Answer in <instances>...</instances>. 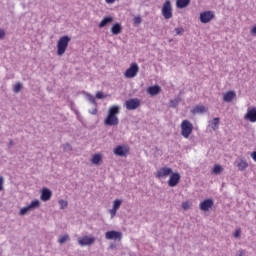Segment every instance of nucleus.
<instances>
[{"instance_id":"33","label":"nucleus","mask_w":256,"mask_h":256,"mask_svg":"<svg viewBox=\"0 0 256 256\" xmlns=\"http://www.w3.org/2000/svg\"><path fill=\"white\" fill-rule=\"evenodd\" d=\"M174 31L176 35H183V33H185V29H183V27L175 28Z\"/></svg>"},{"instance_id":"12","label":"nucleus","mask_w":256,"mask_h":256,"mask_svg":"<svg viewBox=\"0 0 256 256\" xmlns=\"http://www.w3.org/2000/svg\"><path fill=\"white\" fill-rule=\"evenodd\" d=\"M213 17H215V14L213 11H204L200 13V21L201 23H209L213 20Z\"/></svg>"},{"instance_id":"29","label":"nucleus","mask_w":256,"mask_h":256,"mask_svg":"<svg viewBox=\"0 0 256 256\" xmlns=\"http://www.w3.org/2000/svg\"><path fill=\"white\" fill-rule=\"evenodd\" d=\"M223 172V167L219 164L214 165L213 173L214 175H219V173Z\"/></svg>"},{"instance_id":"35","label":"nucleus","mask_w":256,"mask_h":256,"mask_svg":"<svg viewBox=\"0 0 256 256\" xmlns=\"http://www.w3.org/2000/svg\"><path fill=\"white\" fill-rule=\"evenodd\" d=\"M233 237H235L236 239H239V237H241V228L235 230V232L233 233Z\"/></svg>"},{"instance_id":"9","label":"nucleus","mask_w":256,"mask_h":256,"mask_svg":"<svg viewBox=\"0 0 256 256\" xmlns=\"http://www.w3.org/2000/svg\"><path fill=\"white\" fill-rule=\"evenodd\" d=\"M173 173V169L170 167H162L157 170L156 177L157 179H167Z\"/></svg>"},{"instance_id":"37","label":"nucleus","mask_w":256,"mask_h":256,"mask_svg":"<svg viewBox=\"0 0 256 256\" xmlns=\"http://www.w3.org/2000/svg\"><path fill=\"white\" fill-rule=\"evenodd\" d=\"M3 183H5V179L3 176H0V191H3Z\"/></svg>"},{"instance_id":"5","label":"nucleus","mask_w":256,"mask_h":256,"mask_svg":"<svg viewBox=\"0 0 256 256\" xmlns=\"http://www.w3.org/2000/svg\"><path fill=\"white\" fill-rule=\"evenodd\" d=\"M162 15L164 19H171L173 17V7L171 6V1L166 0L162 6Z\"/></svg>"},{"instance_id":"23","label":"nucleus","mask_w":256,"mask_h":256,"mask_svg":"<svg viewBox=\"0 0 256 256\" xmlns=\"http://www.w3.org/2000/svg\"><path fill=\"white\" fill-rule=\"evenodd\" d=\"M121 31H123V27H121V24H119V23H115L111 27L112 35H119V33H121Z\"/></svg>"},{"instance_id":"44","label":"nucleus","mask_w":256,"mask_h":256,"mask_svg":"<svg viewBox=\"0 0 256 256\" xmlns=\"http://www.w3.org/2000/svg\"><path fill=\"white\" fill-rule=\"evenodd\" d=\"M91 115H97V108H95L92 112H90Z\"/></svg>"},{"instance_id":"20","label":"nucleus","mask_w":256,"mask_h":256,"mask_svg":"<svg viewBox=\"0 0 256 256\" xmlns=\"http://www.w3.org/2000/svg\"><path fill=\"white\" fill-rule=\"evenodd\" d=\"M235 165H236V167H238L239 171H245V169H247V167H249V164L243 158L236 161Z\"/></svg>"},{"instance_id":"38","label":"nucleus","mask_w":256,"mask_h":256,"mask_svg":"<svg viewBox=\"0 0 256 256\" xmlns=\"http://www.w3.org/2000/svg\"><path fill=\"white\" fill-rule=\"evenodd\" d=\"M189 207H190L189 202L182 203V208H184L186 211H187V209H189Z\"/></svg>"},{"instance_id":"22","label":"nucleus","mask_w":256,"mask_h":256,"mask_svg":"<svg viewBox=\"0 0 256 256\" xmlns=\"http://www.w3.org/2000/svg\"><path fill=\"white\" fill-rule=\"evenodd\" d=\"M109 23H113V17H111V16L103 18L101 20V22L99 23L98 27L100 29H103V27L109 25Z\"/></svg>"},{"instance_id":"36","label":"nucleus","mask_w":256,"mask_h":256,"mask_svg":"<svg viewBox=\"0 0 256 256\" xmlns=\"http://www.w3.org/2000/svg\"><path fill=\"white\" fill-rule=\"evenodd\" d=\"M133 21L134 25H141V16H136Z\"/></svg>"},{"instance_id":"8","label":"nucleus","mask_w":256,"mask_h":256,"mask_svg":"<svg viewBox=\"0 0 256 256\" xmlns=\"http://www.w3.org/2000/svg\"><path fill=\"white\" fill-rule=\"evenodd\" d=\"M95 241V237L83 236L78 238V245H80V247H89L91 245H94Z\"/></svg>"},{"instance_id":"26","label":"nucleus","mask_w":256,"mask_h":256,"mask_svg":"<svg viewBox=\"0 0 256 256\" xmlns=\"http://www.w3.org/2000/svg\"><path fill=\"white\" fill-rule=\"evenodd\" d=\"M67 241H70L69 234H64L58 238V243L60 245H63L64 243H67Z\"/></svg>"},{"instance_id":"45","label":"nucleus","mask_w":256,"mask_h":256,"mask_svg":"<svg viewBox=\"0 0 256 256\" xmlns=\"http://www.w3.org/2000/svg\"><path fill=\"white\" fill-rule=\"evenodd\" d=\"M109 249H115V244H111V245L109 246Z\"/></svg>"},{"instance_id":"28","label":"nucleus","mask_w":256,"mask_h":256,"mask_svg":"<svg viewBox=\"0 0 256 256\" xmlns=\"http://www.w3.org/2000/svg\"><path fill=\"white\" fill-rule=\"evenodd\" d=\"M206 109L205 106H196L193 110L192 113L194 114H199V113H205Z\"/></svg>"},{"instance_id":"11","label":"nucleus","mask_w":256,"mask_h":256,"mask_svg":"<svg viewBox=\"0 0 256 256\" xmlns=\"http://www.w3.org/2000/svg\"><path fill=\"white\" fill-rule=\"evenodd\" d=\"M179 181H181V174L179 172H172L168 180V185L169 187H177Z\"/></svg>"},{"instance_id":"13","label":"nucleus","mask_w":256,"mask_h":256,"mask_svg":"<svg viewBox=\"0 0 256 256\" xmlns=\"http://www.w3.org/2000/svg\"><path fill=\"white\" fill-rule=\"evenodd\" d=\"M244 119L250 121V123H256V108H249Z\"/></svg>"},{"instance_id":"42","label":"nucleus","mask_w":256,"mask_h":256,"mask_svg":"<svg viewBox=\"0 0 256 256\" xmlns=\"http://www.w3.org/2000/svg\"><path fill=\"white\" fill-rule=\"evenodd\" d=\"M115 1H117V0H105V3H107V5H113V3H115Z\"/></svg>"},{"instance_id":"21","label":"nucleus","mask_w":256,"mask_h":256,"mask_svg":"<svg viewBox=\"0 0 256 256\" xmlns=\"http://www.w3.org/2000/svg\"><path fill=\"white\" fill-rule=\"evenodd\" d=\"M189 3L191 0H176L177 9H185V7H189Z\"/></svg>"},{"instance_id":"17","label":"nucleus","mask_w":256,"mask_h":256,"mask_svg":"<svg viewBox=\"0 0 256 256\" xmlns=\"http://www.w3.org/2000/svg\"><path fill=\"white\" fill-rule=\"evenodd\" d=\"M161 93V86L154 85L147 88V94L151 95V97H155V95H159Z\"/></svg>"},{"instance_id":"43","label":"nucleus","mask_w":256,"mask_h":256,"mask_svg":"<svg viewBox=\"0 0 256 256\" xmlns=\"http://www.w3.org/2000/svg\"><path fill=\"white\" fill-rule=\"evenodd\" d=\"M251 157L254 161H256V152L255 151L251 153Z\"/></svg>"},{"instance_id":"4","label":"nucleus","mask_w":256,"mask_h":256,"mask_svg":"<svg viewBox=\"0 0 256 256\" xmlns=\"http://www.w3.org/2000/svg\"><path fill=\"white\" fill-rule=\"evenodd\" d=\"M124 107H126L128 111H135V109L141 107V100H139V98L128 99L126 100Z\"/></svg>"},{"instance_id":"34","label":"nucleus","mask_w":256,"mask_h":256,"mask_svg":"<svg viewBox=\"0 0 256 256\" xmlns=\"http://www.w3.org/2000/svg\"><path fill=\"white\" fill-rule=\"evenodd\" d=\"M60 209H66L68 203L66 200H59Z\"/></svg>"},{"instance_id":"3","label":"nucleus","mask_w":256,"mask_h":256,"mask_svg":"<svg viewBox=\"0 0 256 256\" xmlns=\"http://www.w3.org/2000/svg\"><path fill=\"white\" fill-rule=\"evenodd\" d=\"M180 129L182 137H184V139H189L191 133H193V124L189 120H183Z\"/></svg>"},{"instance_id":"31","label":"nucleus","mask_w":256,"mask_h":256,"mask_svg":"<svg viewBox=\"0 0 256 256\" xmlns=\"http://www.w3.org/2000/svg\"><path fill=\"white\" fill-rule=\"evenodd\" d=\"M86 99L92 103L93 105H95V97H93V95L86 93Z\"/></svg>"},{"instance_id":"19","label":"nucleus","mask_w":256,"mask_h":256,"mask_svg":"<svg viewBox=\"0 0 256 256\" xmlns=\"http://www.w3.org/2000/svg\"><path fill=\"white\" fill-rule=\"evenodd\" d=\"M237 97V94H235V91H228L223 94V101L225 103H231Z\"/></svg>"},{"instance_id":"14","label":"nucleus","mask_w":256,"mask_h":256,"mask_svg":"<svg viewBox=\"0 0 256 256\" xmlns=\"http://www.w3.org/2000/svg\"><path fill=\"white\" fill-rule=\"evenodd\" d=\"M128 153L129 148H127V146L119 145L114 149V155H116L117 157H125Z\"/></svg>"},{"instance_id":"39","label":"nucleus","mask_w":256,"mask_h":256,"mask_svg":"<svg viewBox=\"0 0 256 256\" xmlns=\"http://www.w3.org/2000/svg\"><path fill=\"white\" fill-rule=\"evenodd\" d=\"M104 98L105 96L101 92L96 93V99H104Z\"/></svg>"},{"instance_id":"1","label":"nucleus","mask_w":256,"mask_h":256,"mask_svg":"<svg viewBox=\"0 0 256 256\" xmlns=\"http://www.w3.org/2000/svg\"><path fill=\"white\" fill-rule=\"evenodd\" d=\"M119 113H121V106H110L108 109V114L104 119V125H107L108 127H117V125H119V117L117 116Z\"/></svg>"},{"instance_id":"32","label":"nucleus","mask_w":256,"mask_h":256,"mask_svg":"<svg viewBox=\"0 0 256 256\" xmlns=\"http://www.w3.org/2000/svg\"><path fill=\"white\" fill-rule=\"evenodd\" d=\"M63 151H66L67 153H69V151H72L73 147H71V144L69 143H66V144H63Z\"/></svg>"},{"instance_id":"25","label":"nucleus","mask_w":256,"mask_h":256,"mask_svg":"<svg viewBox=\"0 0 256 256\" xmlns=\"http://www.w3.org/2000/svg\"><path fill=\"white\" fill-rule=\"evenodd\" d=\"M101 154H94L91 159L92 165H99L101 163Z\"/></svg>"},{"instance_id":"47","label":"nucleus","mask_w":256,"mask_h":256,"mask_svg":"<svg viewBox=\"0 0 256 256\" xmlns=\"http://www.w3.org/2000/svg\"><path fill=\"white\" fill-rule=\"evenodd\" d=\"M240 256H243V255H245V252L244 251H240V254H239Z\"/></svg>"},{"instance_id":"7","label":"nucleus","mask_w":256,"mask_h":256,"mask_svg":"<svg viewBox=\"0 0 256 256\" xmlns=\"http://www.w3.org/2000/svg\"><path fill=\"white\" fill-rule=\"evenodd\" d=\"M137 73H139V65H137V63H132L124 75L126 79H133V77H137Z\"/></svg>"},{"instance_id":"6","label":"nucleus","mask_w":256,"mask_h":256,"mask_svg":"<svg viewBox=\"0 0 256 256\" xmlns=\"http://www.w3.org/2000/svg\"><path fill=\"white\" fill-rule=\"evenodd\" d=\"M105 239H107V241H121V239H123V233L110 230L105 233Z\"/></svg>"},{"instance_id":"10","label":"nucleus","mask_w":256,"mask_h":256,"mask_svg":"<svg viewBox=\"0 0 256 256\" xmlns=\"http://www.w3.org/2000/svg\"><path fill=\"white\" fill-rule=\"evenodd\" d=\"M41 205L39 200H33L28 206L20 209L19 215H27L29 211H33V209H37Z\"/></svg>"},{"instance_id":"15","label":"nucleus","mask_w":256,"mask_h":256,"mask_svg":"<svg viewBox=\"0 0 256 256\" xmlns=\"http://www.w3.org/2000/svg\"><path fill=\"white\" fill-rule=\"evenodd\" d=\"M121 203H123V200H119V199L114 200L113 207L112 209L109 210L111 219H113L115 215H117V211H119V208L121 207Z\"/></svg>"},{"instance_id":"2","label":"nucleus","mask_w":256,"mask_h":256,"mask_svg":"<svg viewBox=\"0 0 256 256\" xmlns=\"http://www.w3.org/2000/svg\"><path fill=\"white\" fill-rule=\"evenodd\" d=\"M71 41V38L69 36H62L58 40L57 43V55L61 57V55H65V52L67 51V47H69V42Z\"/></svg>"},{"instance_id":"16","label":"nucleus","mask_w":256,"mask_h":256,"mask_svg":"<svg viewBox=\"0 0 256 256\" xmlns=\"http://www.w3.org/2000/svg\"><path fill=\"white\" fill-rule=\"evenodd\" d=\"M213 199H206L202 201L199 205L201 211H209L213 207Z\"/></svg>"},{"instance_id":"24","label":"nucleus","mask_w":256,"mask_h":256,"mask_svg":"<svg viewBox=\"0 0 256 256\" xmlns=\"http://www.w3.org/2000/svg\"><path fill=\"white\" fill-rule=\"evenodd\" d=\"M219 123H220L219 118H214L210 122V127L213 129V131H217V129H219Z\"/></svg>"},{"instance_id":"18","label":"nucleus","mask_w":256,"mask_h":256,"mask_svg":"<svg viewBox=\"0 0 256 256\" xmlns=\"http://www.w3.org/2000/svg\"><path fill=\"white\" fill-rule=\"evenodd\" d=\"M53 195V192L49 190V188H44L41 191L40 199L41 201H49Z\"/></svg>"},{"instance_id":"41","label":"nucleus","mask_w":256,"mask_h":256,"mask_svg":"<svg viewBox=\"0 0 256 256\" xmlns=\"http://www.w3.org/2000/svg\"><path fill=\"white\" fill-rule=\"evenodd\" d=\"M5 37V30L0 28V39H3Z\"/></svg>"},{"instance_id":"27","label":"nucleus","mask_w":256,"mask_h":256,"mask_svg":"<svg viewBox=\"0 0 256 256\" xmlns=\"http://www.w3.org/2000/svg\"><path fill=\"white\" fill-rule=\"evenodd\" d=\"M180 101H181V97H176L175 99L170 100L169 107H171L172 109H175V107H177V105H179Z\"/></svg>"},{"instance_id":"30","label":"nucleus","mask_w":256,"mask_h":256,"mask_svg":"<svg viewBox=\"0 0 256 256\" xmlns=\"http://www.w3.org/2000/svg\"><path fill=\"white\" fill-rule=\"evenodd\" d=\"M21 89H23V84L17 83L14 85L13 91H14V93H19V91H21Z\"/></svg>"},{"instance_id":"46","label":"nucleus","mask_w":256,"mask_h":256,"mask_svg":"<svg viewBox=\"0 0 256 256\" xmlns=\"http://www.w3.org/2000/svg\"><path fill=\"white\" fill-rule=\"evenodd\" d=\"M14 145V142L11 140L10 142H9V146L11 147V146H13Z\"/></svg>"},{"instance_id":"40","label":"nucleus","mask_w":256,"mask_h":256,"mask_svg":"<svg viewBox=\"0 0 256 256\" xmlns=\"http://www.w3.org/2000/svg\"><path fill=\"white\" fill-rule=\"evenodd\" d=\"M250 33H251V35H253V37H256V26L252 27Z\"/></svg>"}]
</instances>
